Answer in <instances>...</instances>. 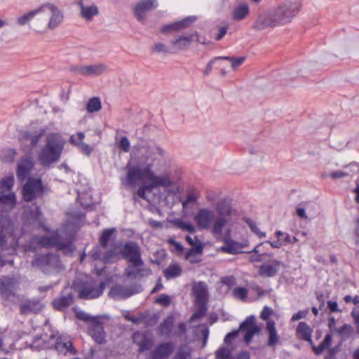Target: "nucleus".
Returning a JSON list of instances; mask_svg holds the SVG:
<instances>
[{
  "instance_id": "nucleus-23",
  "label": "nucleus",
  "mask_w": 359,
  "mask_h": 359,
  "mask_svg": "<svg viewBox=\"0 0 359 359\" xmlns=\"http://www.w3.org/2000/svg\"><path fill=\"white\" fill-rule=\"evenodd\" d=\"M33 167L34 163L30 158H23L18 165L16 173L18 180L20 182L26 180L28 178L29 172Z\"/></svg>"
},
{
  "instance_id": "nucleus-35",
  "label": "nucleus",
  "mask_w": 359,
  "mask_h": 359,
  "mask_svg": "<svg viewBox=\"0 0 359 359\" xmlns=\"http://www.w3.org/2000/svg\"><path fill=\"white\" fill-rule=\"evenodd\" d=\"M353 327L348 324H344L341 327L335 329V333L338 334L342 341H345L352 337Z\"/></svg>"
},
{
  "instance_id": "nucleus-46",
  "label": "nucleus",
  "mask_w": 359,
  "mask_h": 359,
  "mask_svg": "<svg viewBox=\"0 0 359 359\" xmlns=\"http://www.w3.org/2000/svg\"><path fill=\"white\" fill-rule=\"evenodd\" d=\"M216 359H232L231 351L228 347H221L215 352Z\"/></svg>"
},
{
  "instance_id": "nucleus-45",
  "label": "nucleus",
  "mask_w": 359,
  "mask_h": 359,
  "mask_svg": "<svg viewBox=\"0 0 359 359\" xmlns=\"http://www.w3.org/2000/svg\"><path fill=\"white\" fill-rule=\"evenodd\" d=\"M116 231L115 229H106L102 232V234L101 235L100 238V243L103 248H105L110 241L112 235Z\"/></svg>"
},
{
  "instance_id": "nucleus-30",
  "label": "nucleus",
  "mask_w": 359,
  "mask_h": 359,
  "mask_svg": "<svg viewBox=\"0 0 359 359\" xmlns=\"http://www.w3.org/2000/svg\"><path fill=\"white\" fill-rule=\"evenodd\" d=\"M132 294L133 292L130 287L122 285H115L109 292L110 297L114 299H127Z\"/></svg>"
},
{
  "instance_id": "nucleus-36",
  "label": "nucleus",
  "mask_w": 359,
  "mask_h": 359,
  "mask_svg": "<svg viewBox=\"0 0 359 359\" xmlns=\"http://www.w3.org/2000/svg\"><path fill=\"white\" fill-rule=\"evenodd\" d=\"M72 302L73 296L72 294H68L67 296L61 297L57 299H55L53 302V305L57 309L62 310L69 306Z\"/></svg>"
},
{
  "instance_id": "nucleus-59",
  "label": "nucleus",
  "mask_w": 359,
  "mask_h": 359,
  "mask_svg": "<svg viewBox=\"0 0 359 359\" xmlns=\"http://www.w3.org/2000/svg\"><path fill=\"white\" fill-rule=\"evenodd\" d=\"M130 142L126 137H122L118 142V147L124 152L129 151Z\"/></svg>"
},
{
  "instance_id": "nucleus-17",
  "label": "nucleus",
  "mask_w": 359,
  "mask_h": 359,
  "mask_svg": "<svg viewBox=\"0 0 359 359\" xmlns=\"http://www.w3.org/2000/svg\"><path fill=\"white\" fill-rule=\"evenodd\" d=\"M192 41L205 43L204 41H200L197 32H195L189 36H180L177 39L172 40L171 44L175 51H180L188 49Z\"/></svg>"
},
{
  "instance_id": "nucleus-47",
  "label": "nucleus",
  "mask_w": 359,
  "mask_h": 359,
  "mask_svg": "<svg viewBox=\"0 0 359 359\" xmlns=\"http://www.w3.org/2000/svg\"><path fill=\"white\" fill-rule=\"evenodd\" d=\"M76 316L79 320L87 323L88 327L97 318V317H93L82 311H76Z\"/></svg>"
},
{
  "instance_id": "nucleus-10",
  "label": "nucleus",
  "mask_w": 359,
  "mask_h": 359,
  "mask_svg": "<svg viewBox=\"0 0 359 359\" xmlns=\"http://www.w3.org/2000/svg\"><path fill=\"white\" fill-rule=\"evenodd\" d=\"M104 289L103 282L97 283L94 280H90L79 289V297L87 299L96 298L102 294Z\"/></svg>"
},
{
  "instance_id": "nucleus-57",
  "label": "nucleus",
  "mask_w": 359,
  "mask_h": 359,
  "mask_svg": "<svg viewBox=\"0 0 359 359\" xmlns=\"http://www.w3.org/2000/svg\"><path fill=\"white\" fill-rule=\"evenodd\" d=\"M156 302L161 306L168 307L171 303V299L170 296L162 294L156 299Z\"/></svg>"
},
{
  "instance_id": "nucleus-61",
  "label": "nucleus",
  "mask_w": 359,
  "mask_h": 359,
  "mask_svg": "<svg viewBox=\"0 0 359 359\" xmlns=\"http://www.w3.org/2000/svg\"><path fill=\"white\" fill-rule=\"evenodd\" d=\"M185 239L191 247H196L198 245H203L202 242L196 236H187Z\"/></svg>"
},
{
  "instance_id": "nucleus-5",
  "label": "nucleus",
  "mask_w": 359,
  "mask_h": 359,
  "mask_svg": "<svg viewBox=\"0 0 359 359\" xmlns=\"http://www.w3.org/2000/svg\"><path fill=\"white\" fill-rule=\"evenodd\" d=\"M234 224L228 225V221H219L213 229V236L219 241H223L224 245L220 250L225 253L236 255L242 252L245 245L231 239L232 227Z\"/></svg>"
},
{
  "instance_id": "nucleus-37",
  "label": "nucleus",
  "mask_w": 359,
  "mask_h": 359,
  "mask_svg": "<svg viewBox=\"0 0 359 359\" xmlns=\"http://www.w3.org/2000/svg\"><path fill=\"white\" fill-rule=\"evenodd\" d=\"M174 323V319L172 316H168L163 320L160 324L159 332L161 334L170 335L171 329Z\"/></svg>"
},
{
  "instance_id": "nucleus-34",
  "label": "nucleus",
  "mask_w": 359,
  "mask_h": 359,
  "mask_svg": "<svg viewBox=\"0 0 359 359\" xmlns=\"http://www.w3.org/2000/svg\"><path fill=\"white\" fill-rule=\"evenodd\" d=\"M41 5L38 8L29 11L28 13L20 16L17 19V22L19 25L22 26L29 22L36 14L41 12L43 8Z\"/></svg>"
},
{
  "instance_id": "nucleus-18",
  "label": "nucleus",
  "mask_w": 359,
  "mask_h": 359,
  "mask_svg": "<svg viewBox=\"0 0 359 359\" xmlns=\"http://www.w3.org/2000/svg\"><path fill=\"white\" fill-rule=\"evenodd\" d=\"M46 9L49 13L48 28L54 29L62 23L64 18L63 13L53 4H46Z\"/></svg>"
},
{
  "instance_id": "nucleus-12",
  "label": "nucleus",
  "mask_w": 359,
  "mask_h": 359,
  "mask_svg": "<svg viewBox=\"0 0 359 359\" xmlns=\"http://www.w3.org/2000/svg\"><path fill=\"white\" fill-rule=\"evenodd\" d=\"M123 257L135 266H143L140 247L134 242L126 243L122 250Z\"/></svg>"
},
{
  "instance_id": "nucleus-48",
  "label": "nucleus",
  "mask_w": 359,
  "mask_h": 359,
  "mask_svg": "<svg viewBox=\"0 0 359 359\" xmlns=\"http://www.w3.org/2000/svg\"><path fill=\"white\" fill-rule=\"evenodd\" d=\"M191 351L181 346L172 359H190Z\"/></svg>"
},
{
  "instance_id": "nucleus-26",
  "label": "nucleus",
  "mask_w": 359,
  "mask_h": 359,
  "mask_svg": "<svg viewBox=\"0 0 359 359\" xmlns=\"http://www.w3.org/2000/svg\"><path fill=\"white\" fill-rule=\"evenodd\" d=\"M266 331L268 335L267 345L269 347H275L280 340L275 321H268L266 323Z\"/></svg>"
},
{
  "instance_id": "nucleus-49",
  "label": "nucleus",
  "mask_w": 359,
  "mask_h": 359,
  "mask_svg": "<svg viewBox=\"0 0 359 359\" xmlns=\"http://www.w3.org/2000/svg\"><path fill=\"white\" fill-rule=\"evenodd\" d=\"M246 223L248 224L250 229H251V231L255 233L259 238H265L266 237V233L264 232H262L261 231L259 228L257 227L256 223L250 219H247L245 220Z\"/></svg>"
},
{
  "instance_id": "nucleus-11",
  "label": "nucleus",
  "mask_w": 359,
  "mask_h": 359,
  "mask_svg": "<svg viewBox=\"0 0 359 359\" xmlns=\"http://www.w3.org/2000/svg\"><path fill=\"white\" fill-rule=\"evenodd\" d=\"M107 66L104 63H95L90 65H78L71 67V71L76 75L86 77L97 76L104 73Z\"/></svg>"
},
{
  "instance_id": "nucleus-6",
  "label": "nucleus",
  "mask_w": 359,
  "mask_h": 359,
  "mask_svg": "<svg viewBox=\"0 0 359 359\" xmlns=\"http://www.w3.org/2000/svg\"><path fill=\"white\" fill-rule=\"evenodd\" d=\"M261 331L260 327L257 324L255 318L253 316H248L241 323L238 330H234L228 333L225 338L224 342L229 344L235 339L239 332L243 333V339L246 344H249L255 334H259Z\"/></svg>"
},
{
  "instance_id": "nucleus-24",
  "label": "nucleus",
  "mask_w": 359,
  "mask_h": 359,
  "mask_svg": "<svg viewBox=\"0 0 359 359\" xmlns=\"http://www.w3.org/2000/svg\"><path fill=\"white\" fill-rule=\"evenodd\" d=\"M174 348V344L170 342L160 344L153 351L152 357L154 359L166 358L172 353Z\"/></svg>"
},
{
  "instance_id": "nucleus-4",
  "label": "nucleus",
  "mask_w": 359,
  "mask_h": 359,
  "mask_svg": "<svg viewBox=\"0 0 359 359\" xmlns=\"http://www.w3.org/2000/svg\"><path fill=\"white\" fill-rule=\"evenodd\" d=\"M302 4L299 1L285 0L276 4L270 10L277 27L291 23L299 15Z\"/></svg>"
},
{
  "instance_id": "nucleus-62",
  "label": "nucleus",
  "mask_w": 359,
  "mask_h": 359,
  "mask_svg": "<svg viewBox=\"0 0 359 359\" xmlns=\"http://www.w3.org/2000/svg\"><path fill=\"white\" fill-rule=\"evenodd\" d=\"M198 198V194L196 191L189 192L187 198L184 203V205L186 204L195 203Z\"/></svg>"
},
{
  "instance_id": "nucleus-20",
  "label": "nucleus",
  "mask_w": 359,
  "mask_h": 359,
  "mask_svg": "<svg viewBox=\"0 0 359 359\" xmlns=\"http://www.w3.org/2000/svg\"><path fill=\"white\" fill-rule=\"evenodd\" d=\"M85 137L86 135L83 132H79L71 135L69 138V143L77 147L83 154L89 156L93 151V148L89 144L83 142Z\"/></svg>"
},
{
  "instance_id": "nucleus-52",
  "label": "nucleus",
  "mask_w": 359,
  "mask_h": 359,
  "mask_svg": "<svg viewBox=\"0 0 359 359\" xmlns=\"http://www.w3.org/2000/svg\"><path fill=\"white\" fill-rule=\"evenodd\" d=\"M176 224L177 226L182 230L187 231L189 233H194L196 231L195 226L190 222L178 221Z\"/></svg>"
},
{
  "instance_id": "nucleus-44",
  "label": "nucleus",
  "mask_w": 359,
  "mask_h": 359,
  "mask_svg": "<svg viewBox=\"0 0 359 359\" xmlns=\"http://www.w3.org/2000/svg\"><path fill=\"white\" fill-rule=\"evenodd\" d=\"M118 247L115 245L113 250L106 252L105 254L102 257V259L105 262H113L118 259Z\"/></svg>"
},
{
  "instance_id": "nucleus-33",
  "label": "nucleus",
  "mask_w": 359,
  "mask_h": 359,
  "mask_svg": "<svg viewBox=\"0 0 359 359\" xmlns=\"http://www.w3.org/2000/svg\"><path fill=\"white\" fill-rule=\"evenodd\" d=\"M203 245H197L196 247H191L185 255V259L190 263L194 264L199 262V259L196 258V256L200 255L203 252Z\"/></svg>"
},
{
  "instance_id": "nucleus-56",
  "label": "nucleus",
  "mask_w": 359,
  "mask_h": 359,
  "mask_svg": "<svg viewBox=\"0 0 359 359\" xmlns=\"http://www.w3.org/2000/svg\"><path fill=\"white\" fill-rule=\"evenodd\" d=\"M196 21V18L194 16L187 17L180 21H177L181 30L189 27L193 22Z\"/></svg>"
},
{
  "instance_id": "nucleus-8",
  "label": "nucleus",
  "mask_w": 359,
  "mask_h": 359,
  "mask_svg": "<svg viewBox=\"0 0 359 359\" xmlns=\"http://www.w3.org/2000/svg\"><path fill=\"white\" fill-rule=\"evenodd\" d=\"M192 291L195 296V302L198 306V311L194 314L192 318H199L206 311V302L208 298V290L205 283L203 282L194 283Z\"/></svg>"
},
{
  "instance_id": "nucleus-22",
  "label": "nucleus",
  "mask_w": 359,
  "mask_h": 359,
  "mask_svg": "<svg viewBox=\"0 0 359 359\" xmlns=\"http://www.w3.org/2000/svg\"><path fill=\"white\" fill-rule=\"evenodd\" d=\"M77 4L80 7L81 16L86 20H91L99 13L98 8L94 4H86L83 0H77Z\"/></svg>"
},
{
  "instance_id": "nucleus-64",
  "label": "nucleus",
  "mask_w": 359,
  "mask_h": 359,
  "mask_svg": "<svg viewBox=\"0 0 359 359\" xmlns=\"http://www.w3.org/2000/svg\"><path fill=\"white\" fill-rule=\"evenodd\" d=\"M309 313V311L308 310H305V311H298L297 313H294L292 318H291V320L292 321H297V320H299L300 319H302V318H304L306 315L308 314Z\"/></svg>"
},
{
  "instance_id": "nucleus-25",
  "label": "nucleus",
  "mask_w": 359,
  "mask_h": 359,
  "mask_svg": "<svg viewBox=\"0 0 359 359\" xmlns=\"http://www.w3.org/2000/svg\"><path fill=\"white\" fill-rule=\"evenodd\" d=\"M264 244V243H261L257 245L253 250L249 252L251 254L249 257V261L251 263L261 262L272 257V254L263 252L262 246Z\"/></svg>"
},
{
  "instance_id": "nucleus-13",
  "label": "nucleus",
  "mask_w": 359,
  "mask_h": 359,
  "mask_svg": "<svg viewBox=\"0 0 359 359\" xmlns=\"http://www.w3.org/2000/svg\"><path fill=\"white\" fill-rule=\"evenodd\" d=\"M45 129H41L39 133L30 132V131H22L21 133L19 140L21 145L24 146V151L25 152H30L34 147L36 146L39 141L43 135Z\"/></svg>"
},
{
  "instance_id": "nucleus-39",
  "label": "nucleus",
  "mask_w": 359,
  "mask_h": 359,
  "mask_svg": "<svg viewBox=\"0 0 359 359\" xmlns=\"http://www.w3.org/2000/svg\"><path fill=\"white\" fill-rule=\"evenodd\" d=\"M215 59H221L226 60L231 62V69L233 71H236L245 60V57H229V56H222V57H215Z\"/></svg>"
},
{
  "instance_id": "nucleus-19",
  "label": "nucleus",
  "mask_w": 359,
  "mask_h": 359,
  "mask_svg": "<svg viewBox=\"0 0 359 359\" xmlns=\"http://www.w3.org/2000/svg\"><path fill=\"white\" fill-rule=\"evenodd\" d=\"M88 333L97 344H102L106 342V333L98 318L88 327Z\"/></svg>"
},
{
  "instance_id": "nucleus-7",
  "label": "nucleus",
  "mask_w": 359,
  "mask_h": 359,
  "mask_svg": "<svg viewBox=\"0 0 359 359\" xmlns=\"http://www.w3.org/2000/svg\"><path fill=\"white\" fill-rule=\"evenodd\" d=\"M65 144L66 140L58 133L46 136V166L59 161Z\"/></svg>"
},
{
  "instance_id": "nucleus-58",
  "label": "nucleus",
  "mask_w": 359,
  "mask_h": 359,
  "mask_svg": "<svg viewBox=\"0 0 359 359\" xmlns=\"http://www.w3.org/2000/svg\"><path fill=\"white\" fill-rule=\"evenodd\" d=\"M32 264L34 266H42L45 264V255L38 254L34 256Z\"/></svg>"
},
{
  "instance_id": "nucleus-63",
  "label": "nucleus",
  "mask_w": 359,
  "mask_h": 359,
  "mask_svg": "<svg viewBox=\"0 0 359 359\" xmlns=\"http://www.w3.org/2000/svg\"><path fill=\"white\" fill-rule=\"evenodd\" d=\"M353 239L356 246V251L359 254V218L356 220V225L354 231Z\"/></svg>"
},
{
  "instance_id": "nucleus-32",
  "label": "nucleus",
  "mask_w": 359,
  "mask_h": 359,
  "mask_svg": "<svg viewBox=\"0 0 359 359\" xmlns=\"http://www.w3.org/2000/svg\"><path fill=\"white\" fill-rule=\"evenodd\" d=\"M182 267L177 263H171L164 271L163 274L166 279L175 278L181 275Z\"/></svg>"
},
{
  "instance_id": "nucleus-28",
  "label": "nucleus",
  "mask_w": 359,
  "mask_h": 359,
  "mask_svg": "<svg viewBox=\"0 0 359 359\" xmlns=\"http://www.w3.org/2000/svg\"><path fill=\"white\" fill-rule=\"evenodd\" d=\"M313 329L305 322H301L298 324L296 329V336L297 339L309 342H312Z\"/></svg>"
},
{
  "instance_id": "nucleus-55",
  "label": "nucleus",
  "mask_w": 359,
  "mask_h": 359,
  "mask_svg": "<svg viewBox=\"0 0 359 359\" xmlns=\"http://www.w3.org/2000/svg\"><path fill=\"white\" fill-rule=\"evenodd\" d=\"M15 155L16 151L14 149H8L4 151L2 160L7 162H13Z\"/></svg>"
},
{
  "instance_id": "nucleus-15",
  "label": "nucleus",
  "mask_w": 359,
  "mask_h": 359,
  "mask_svg": "<svg viewBox=\"0 0 359 359\" xmlns=\"http://www.w3.org/2000/svg\"><path fill=\"white\" fill-rule=\"evenodd\" d=\"M269 259H270L269 260L264 262L259 266V274L262 277H264V278L273 277L278 273L280 268L284 266L283 262H282L279 260L275 259H271V258H269Z\"/></svg>"
},
{
  "instance_id": "nucleus-42",
  "label": "nucleus",
  "mask_w": 359,
  "mask_h": 359,
  "mask_svg": "<svg viewBox=\"0 0 359 359\" xmlns=\"http://www.w3.org/2000/svg\"><path fill=\"white\" fill-rule=\"evenodd\" d=\"M101 107L100 100L97 97L90 98L86 105V109L89 113L98 111L101 109Z\"/></svg>"
},
{
  "instance_id": "nucleus-3",
  "label": "nucleus",
  "mask_w": 359,
  "mask_h": 359,
  "mask_svg": "<svg viewBox=\"0 0 359 359\" xmlns=\"http://www.w3.org/2000/svg\"><path fill=\"white\" fill-rule=\"evenodd\" d=\"M215 211L208 208L198 209L194 216V221L199 229H210L213 235L216 224L222 219L228 221V225L234 224L237 220L236 210L227 198H221L214 205Z\"/></svg>"
},
{
  "instance_id": "nucleus-38",
  "label": "nucleus",
  "mask_w": 359,
  "mask_h": 359,
  "mask_svg": "<svg viewBox=\"0 0 359 359\" xmlns=\"http://www.w3.org/2000/svg\"><path fill=\"white\" fill-rule=\"evenodd\" d=\"M8 283L2 282L0 286V292L6 300H10L11 297L15 296L14 292L11 288V278H6Z\"/></svg>"
},
{
  "instance_id": "nucleus-2",
  "label": "nucleus",
  "mask_w": 359,
  "mask_h": 359,
  "mask_svg": "<svg viewBox=\"0 0 359 359\" xmlns=\"http://www.w3.org/2000/svg\"><path fill=\"white\" fill-rule=\"evenodd\" d=\"M84 215L79 212H68L63 226L56 232H51L46 228V273L62 269L59 257L48 252L50 246L55 247L65 254H70L74 247L72 238L75 231L82 224Z\"/></svg>"
},
{
  "instance_id": "nucleus-51",
  "label": "nucleus",
  "mask_w": 359,
  "mask_h": 359,
  "mask_svg": "<svg viewBox=\"0 0 359 359\" xmlns=\"http://www.w3.org/2000/svg\"><path fill=\"white\" fill-rule=\"evenodd\" d=\"M152 50L156 53L168 54L171 53L170 48L161 42L154 43L152 46Z\"/></svg>"
},
{
  "instance_id": "nucleus-50",
  "label": "nucleus",
  "mask_w": 359,
  "mask_h": 359,
  "mask_svg": "<svg viewBox=\"0 0 359 359\" xmlns=\"http://www.w3.org/2000/svg\"><path fill=\"white\" fill-rule=\"evenodd\" d=\"M168 243L171 246V250L176 253L177 255H182L184 251L183 246L178 242H177L174 238H170L168 240Z\"/></svg>"
},
{
  "instance_id": "nucleus-16",
  "label": "nucleus",
  "mask_w": 359,
  "mask_h": 359,
  "mask_svg": "<svg viewBox=\"0 0 359 359\" xmlns=\"http://www.w3.org/2000/svg\"><path fill=\"white\" fill-rule=\"evenodd\" d=\"M157 6V0H140L134 7V15L138 21L142 22L146 19V13Z\"/></svg>"
},
{
  "instance_id": "nucleus-60",
  "label": "nucleus",
  "mask_w": 359,
  "mask_h": 359,
  "mask_svg": "<svg viewBox=\"0 0 359 359\" xmlns=\"http://www.w3.org/2000/svg\"><path fill=\"white\" fill-rule=\"evenodd\" d=\"M163 32H177L181 31L177 22L164 26L162 29Z\"/></svg>"
},
{
  "instance_id": "nucleus-40",
  "label": "nucleus",
  "mask_w": 359,
  "mask_h": 359,
  "mask_svg": "<svg viewBox=\"0 0 359 359\" xmlns=\"http://www.w3.org/2000/svg\"><path fill=\"white\" fill-rule=\"evenodd\" d=\"M13 184L14 177L12 175L2 178L0 181V193L11 190Z\"/></svg>"
},
{
  "instance_id": "nucleus-1",
  "label": "nucleus",
  "mask_w": 359,
  "mask_h": 359,
  "mask_svg": "<svg viewBox=\"0 0 359 359\" xmlns=\"http://www.w3.org/2000/svg\"><path fill=\"white\" fill-rule=\"evenodd\" d=\"M164 151L159 147L147 143L135 147L133 156L126 165L127 173L123 184L135 187L137 182L148 180L141 186L137 196L149 203L159 201L163 196L176 195L181 188L180 179L165 170L160 174L153 170L154 163L159 157L164 156Z\"/></svg>"
},
{
  "instance_id": "nucleus-14",
  "label": "nucleus",
  "mask_w": 359,
  "mask_h": 359,
  "mask_svg": "<svg viewBox=\"0 0 359 359\" xmlns=\"http://www.w3.org/2000/svg\"><path fill=\"white\" fill-rule=\"evenodd\" d=\"M43 189L42 182L39 179H28L22 187V198L26 202L32 201L36 196L37 192Z\"/></svg>"
},
{
  "instance_id": "nucleus-29",
  "label": "nucleus",
  "mask_w": 359,
  "mask_h": 359,
  "mask_svg": "<svg viewBox=\"0 0 359 359\" xmlns=\"http://www.w3.org/2000/svg\"><path fill=\"white\" fill-rule=\"evenodd\" d=\"M55 348L60 353H64L66 354L69 352L72 354H76V351L73 347L72 341L66 337H59L57 339L55 343Z\"/></svg>"
},
{
  "instance_id": "nucleus-43",
  "label": "nucleus",
  "mask_w": 359,
  "mask_h": 359,
  "mask_svg": "<svg viewBox=\"0 0 359 359\" xmlns=\"http://www.w3.org/2000/svg\"><path fill=\"white\" fill-rule=\"evenodd\" d=\"M8 205L13 208L16 204V197L15 193L3 194L0 196V205Z\"/></svg>"
},
{
  "instance_id": "nucleus-27",
  "label": "nucleus",
  "mask_w": 359,
  "mask_h": 359,
  "mask_svg": "<svg viewBox=\"0 0 359 359\" xmlns=\"http://www.w3.org/2000/svg\"><path fill=\"white\" fill-rule=\"evenodd\" d=\"M143 266H135L131 264L125 271V274L128 278H136L151 274V271L149 269L144 268Z\"/></svg>"
},
{
  "instance_id": "nucleus-21",
  "label": "nucleus",
  "mask_w": 359,
  "mask_h": 359,
  "mask_svg": "<svg viewBox=\"0 0 359 359\" xmlns=\"http://www.w3.org/2000/svg\"><path fill=\"white\" fill-rule=\"evenodd\" d=\"M250 15V6L246 2H241L235 6L231 13L233 21L240 22L246 19Z\"/></svg>"
},
{
  "instance_id": "nucleus-9",
  "label": "nucleus",
  "mask_w": 359,
  "mask_h": 359,
  "mask_svg": "<svg viewBox=\"0 0 359 359\" xmlns=\"http://www.w3.org/2000/svg\"><path fill=\"white\" fill-rule=\"evenodd\" d=\"M277 25L270 8L258 13L251 26V29L256 32L273 29Z\"/></svg>"
},
{
  "instance_id": "nucleus-41",
  "label": "nucleus",
  "mask_w": 359,
  "mask_h": 359,
  "mask_svg": "<svg viewBox=\"0 0 359 359\" xmlns=\"http://www.w3.org/2000/svg\"><path fill=\"white\" fill-rule=\"evenodd\" d=\"M41 309V304L38 301H28L27 303L21 306V311L22 313L37 312Z\"/></svg>"
},
{
  "instance_id": "nucleus-31",
  "label": "nucleus",
  "mask_w": 359,
  "mask_h": 359,
  "mask_svg": "<svg viewBox=\"0 0 359 359\" xmlns=\"http://www.w3.org/2000/svg\"><path fill=\"white\" fill-rule=\"evenodd\" d=\"M133 339L134 342L138 344L140 351L149 349L152 345L151 340L146 338L142 333L139 332L133 334Z\"/></svg>"
},
{
  "instance_id": "nucleus-53",
  "label": "nucleus",
  "mask_w": 359,
  "mask_h": 359,
  "mask_svg": "<svg viewBox=\"0 0 359 359\" xmlns=\"http://www.w3.org/2000/svg\"><path fill=\"white\" fill-rule=\"evenodd\" d=\"M273 314V310L271 307H269L268 306H265L263 308L259 317L263 320H265L266 323L268 321H273V320L270 319V317Z\"/></svg>"
},
{
  "instance_id": "nucleus-54",
  "label": "nucleus",
  "mask_w": 359,
  "mask_h": 359,
  "mask_svg": "<svg viewBox=\"0 0 359 359\" xmlns=\"http://www.w3.org/2000/svg\"><path fill=\"white\" fill-rule=\"evenodd\" d=\"M248 293V291L245 287H236L233 290V296L241 300H244L246 298Z\"/></svg>"
}]
</instances>
